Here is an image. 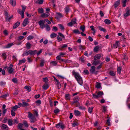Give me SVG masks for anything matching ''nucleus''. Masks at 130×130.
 Masks as SVG:
<instances>
[{"label":"nucleus","instance_id":"nucleus-3","mask_svg":"<svg viewBox=\"0 0 130 130\" xmlns=\"http://www.w3.org/2000/svg\"><path fill=\"white\" fill-rule=\"evenodd\" d=\"M76 24V19H73L68 24V25L70 27H72L73 25Z\"/></svg>","mask_w":130,"mask_h":130},{"label":"nucleus","instance_id":"nucleus-1","mask_svg":"<svg viewBox=\"0 0 130 130\" xmlns=\"http://www.w3.org/2000/svg\"><path fill=\"white\" fill-rule=\"evenodd\" d=\"M72 74L74 76L78 83L80 85L82 86L83 84L82 78L78 73L76 72L74 70L72 71Z\"/></svg>","mask_w":130,"mask_h":130},{"label":"nucleus","instance_id":"nucleus-39","mask_svg":"<svg viewBox=\"0 0 130 130\" xmlns=\"http://www.w3.org/2000/svg\"><path fill=\"white\" fill-rule=\"evenodd\" d=\"M90 28H91V30L92 31H93V32L92 33L93 34V35H94L95 34V33L96 31H95V29L94 28V26H93V25L91 26H90Z\"/></svg>","mask_w":130,"mask_h":130},{"label":"nucleus","instance_id":"nucleus-7","mask_svg":"<svg viewBox=\"0 0 130 130\" xmlns=\"http://www.w3.org/2000/svg\"><path fill=\"white\" fill-rule=\"evenodd\" d=\"M95 67L94 66H92L90 70V72L92 74L94 73L96 75L98 72L97 71H95Z\"/></svg>","mask_w":130,"mask_h":130},{"label":"nucleus","instance_id":"nucleus-32","mask_svg":"<svg viewBox=\"0 0 130 130\" xmlns=\"http://www.w3.org/2000/svg\"><path fill=\"white\" fill-rule=\"evenodd\" d=\"M130 15V12L129 10L127 11L125 13L124 15V17H126L129 15Z\"/></svg>","mask_w":130,"mask_h":130},{"label":"nucleus","instance_id":"nucleus-45","mask_svg":"<svg viewBox=\"0 0 130 130\" xmlns=\"http://www.w3.org/2000/svg\"><path fill=\"white\" fill-rule=\"evenodd\" d=\"M12 120L11 119H9L8 121V124L10 126H11L12 125Z\"/></svg>","mask_w":130,"mask_h":130},{"label":"nucleus","instance_id":"nucleus-43","mask_svg":"<svg viewBox=\"0 0 130 130\" xmlns=\"http://www.w3.org/2000/svg\"><path fill=\"white\" fill-rule=\"evenodd\" d=\"M96 87L98 89L100 88L101 87V84L100 83L97 82Z\"/></svg>","mask_w":130,"mask_h":130},{"label":"nucleus","instance_id":"nucleus-14","mask_svg":"<svg viewBox=\"0 0 130 130\" xmlns=\"http://www.w3.org/2000/svg\"><path fill=\"white\" fill-rule=\"evenodd\" d=\"M1 128L3 130H8V128L7 126L4 124H3L1 126Z\"/></svg>","mask_w":130,"mask_h":130},{"label":"nucleus","instance_id":"nucleus-18","mask_svg":"<svg viewBox=\"0 0 130 130\" xmlns=\"http://www.w3.org/2000/svg\"><path fill=\"white\" fill-rule=\"evenodd\" d=\"M101 57V55L100 54H97L94 56V60H96L98 59H99Z\"/></svg>","mask_w":130,"mask_h":130},{"label":"nucleus","instance_id":"nucleus-62","mask_svg":"<svg viewBox=\"0 0 130 130\" xmlns=\"http://www.w3.org/2000/svg\"><path fill=\"white\" fill-rule=\"evenodd\" d=\"M6 55L5 53H3L2 54V56L4 59H6Z\"/></svg>","mask_w":130,"mask_h":130},{"label":"nucleus","instance_id":"nucleus-48","mask_svg":"<svg viewBox=\"0 0 130 130\" xmlns=\"http://www.w3.org/2000/svg\"><path fill=\"white\" fill-rule=\"evenodd\" d=\"M57 35L56 34L54 33H53L51 34L50 36L51 38H53L56 37Z\"/></svg>","mask_w":130,"mask_h":130},{"label":"nucleus","instance_id":"nucleus-54","mask_svg":"<svg viewBox=\"0 0 130 130\" xmlns=\"http://www.w3.org/2000/svg\"><path fill=\"white\" fill-rule=\"evenodd\" d=\"M57 39L58 40V42H60L62 41V38L60 37L59 36H57Z\"/></svg>","mask_w":130,"mask_h":130},{"label":"nucleus","instance_id":"nucleus-64","mask_svg":"<svg viewBox=\"0 0 130 130\" xmlns=\"http://www.w3.org/2000/svg\"><path fill=\"white\" fill-rule=\"evenodd\" d=\"M100 14L101 17H103L104 16V14L103 13V12L102 11H100Z\"/></svg>","mask_w":130,"mask_h":130},{"label":"nucleus","instance_id":"nucleus-21","mask_svg":"<svg viewBox=\"0 0 130 130\" xmlns=\"http://www.w3.org/2000/svg\"><path fill=\"white\" fill-rule=\"evenodd\" d=\"M74 113L76 116H78L80 114V112L78 110H74Z\"/></svg>","mask_w":130,"mask_h":130},{"label":"nucleus","instance_id":"nucleus-60","mask_svg":"<svg viewBox=\"0 0 130 130\" xmlns=\"http://www.w3.org/2000/svg\"><path fill=\"white\" fill-rule=\"evenodd\" d=\"M48 80L47 78L46 77L43 78V82L46 83L48 82Z\"/></svg>","mask_w":130,"mask_h":130},{"label":"nucleus","instance_id":"nucleus-36","mask_svg":"<svg viewBox=\"0 0 130 130\" xmlns=\"http://www.w3.org/2000/svg\"><path fill=\"white\" fill-rule=\"evenodd\" d=\"M35 102L36 104V105L37 106L40 105L41 103V101L40 100H38L36 101Z\"/></svg>","mask_w":130,"mask_h":130},{"label":"nucleus","instance_id":"nucleus-26","mask_svg":"<svg viewBox=\"0 0 130 130\" xmlns=\"http://www.w3.org/2000/svg\"><path fill=\"white\" fill-rule=\"evenodd\" d=\"M122 3L123 4L122 6L123 7H125L126 6V2L128 1V0H122Z\"/></svg>","mask_w":130,"mask_h":130},{"label":"nucleus","instance_id":"nucleus-20","mask_svg":"<svg viewBox=\"0 0 130 130\" xmlns=\"http://www.w3.org/2000/svg\"><path fill=\"white\" fill-rule=\"evenodd\" d=\"M65 12L66 13V14H68L70 10V8L68 6H67L64 9Z\"/></svg>","mask_w":130,"mask_h":130},{"label":"nucleus","instance_id":"nucleus-30","mask_svg":"<svg viewBox=\"0 0 130 130\" xmlns=\"http://www.w3.org/2000/svg\"><path fill=\"white\" fill-rule=\"evenodd\" d=\"M13 45V43H9L5 46V48H9Z\"/></svg>","mask_w":130,"mask_h":130},{"label":"nucleus","instance_id":"nucleus-13","mask_svg":"<svg viewBox=\"0 0 130 130\" xmlns=\"http://www.w3.org/2000/svg\"><path fill=\"white\" fill-rule=\"evenodd\" d=\"M50 15L49 13L48 12H46L44 13H43L41 14V17L44 18L47 17Z\"/></svg>","mask_w":130,"mask_h":130},{"label":"nucleus","instance_id":"nucleus-35","mask_svg":"<svg viewBox=\"0 0 130 130\" xmlns=\"http://www.w3.org/2000/svg\"><path fill=\"white\" fill-rule=\"evenodd\" d=\"M31 45L29 42H27L26 44V47L28 49H30L31 47Z\"/></svg>","mask_w":130,"mask_h":130},{"label":"nucleus","instance_id":"nucleus-15","mask_svg":"<svg viewBox=\"0 0 130 130\" xmlns=\"http://www.w3.org/2000/svg\"><path fill=\"white\" fill-rule=\"evenodd\" d=\"M122 59L124 61H127L128 59V58L127 56V54L126 53H125L123 55Z\"/></svg>","mask_w":130,"mask_h":130},{"label":"nucleus","instance_id":"nucleus-41","mask_svg":"<svg viewBox=\"0 0 130 130\" xmlns=\"http://www.w3.org/2000/svg\"><path fill=\"white\" fill-rule=\"evenodd\" d=\"M13 17V16L12 15L9 18H8V17H6V21L10 22V21L11 19Z\"/></svg>","mask_w":130,"mask_h":130},{"label":"nucleus","instance_id":"nucleus-40","mask_svg":"<svg viewBox=\"0 0 130 130\" xmlns=\"http://www.w3.org/2000/svg\"><path fill=\"white\" fill-rule=\"evenodd\" d=\"M44 27H45L46 30H47L49 31L50 30V28L48 24H46L44 25Z\"/></svg>","mask_w":130,"mask_h":130},{"label":"nucleus","instance_id":"nucleus-31","mask_svg":"<svg viewBox=\"0 0 130 130\" xmlns=\"http://www.w3.org/2000/svg\"><path fill=\"white\" fill-rule=\"evenodd\" d=\"M49 87L47 84H45L42 86L43 89L45 90H46Z\"/></svg>","mask_w":130,"mask_h":130},{"label":"nucleus","instance_id":"nucleus-53","mask_svg":"<svg viewBox=\"0 0 130 130\" xmlns=\"http://www.w3.org/2000/svg\"><path fill=\"white\" fill-rule=\"evenodd\" d=\"M63 62H64L65 63L68 62V60H65L63 59H61L59 61V62L60 63H61Z\"/></svg>","mask_w":130,"mask_h":130},{"label":"nucleus","instance_id":"nucleus-52","mask_svg":"<svg viewBox=\"0 0 130 130\" xmlns=\"http://www.w3.org/2000/svg\"><path fill=\"white\" fill-rule=\"evenodd\" d=\"M93 108V107H92L91 108L89 107V108L88 109V111L90 113H91L92 112Z\"/></svg>","mask_w":130,"mask_h":130},{"label":"nucleus","instance_id":"nucleus-16","mask_svg":"<svg viewBox=\"0 0 130 130\" xmlns=\"http://www.w3.org/2000/svg\"><path fill=\"white\" fill-rule=\"evenodd\" d=\"M20 23L19 21H17L14 24V25L13 27V29H15L20 24Z\"/></svg>","mask_w":130,"mask_h":130},{"label":"nucleus","instance_id":"nucleus-34","mask_svg":"<svg viewBox=\"0 0 130 130\" xmlns=\"http://www.w3.org/2000/svg\"><path fill=\"white\" fill-rule=\"evenodd\" d=\"M80 29L82 31L84 32L85 29V27L84 25H82L80 27Z\"/></svg>","mask_w":130,"mask_h":130},{"label":"nucleus","instance_id":"nucleus-38","mask_svg":"<svg viewBox=\"0 0 130 130\" xmlns=\"http://www.w3.org/2000/svg\"><path fill=\"white\" fill-rule=\"evenodd\" d=\"M104 22L106 24H109L111 23V21L110 20L106 19L105 20Z\"/></svg>","mask_w":130,"mask_h":130},{"label":"nucleus","instance_id":"nucleus-27","mask_svg":"<svg viewBox=\"0 0 130 130\" xmlns=\"http://www.w3.org/2000/svg\"><path fill=\"white\" fill-rule=\"evenodd\" d=\"M98 28L101 31H103L104 32H106V30L105 29L103 28L101 26H99Z\"/></svg>","mask_w":130,"mask_h":130},{"label":"nucleus","instance_id":"nucleus-25","mask_svg":"<svg viewBox=\"0 0 130 130\" xmlns=\"http://www.w3.org/2000/svg\"><path fill=\"white\" fill-rule=\"evenodd\" d=\"M44 1V0H38L35 2V3L38 4H41L43 3Z\"/></svg>","mask_w":130,"mask_h":130},{"label":"nucleus","instance_id":"nucleus-42","mask_svg":"<svg viewBox=\"0 0 130 130\" xmlns=\"http://www.w3.org/2000/svg\"><path fill=\"white\" fill-rule=\"evenodd\" d=\"M109 74L110 75L112 76L115 75V73L112 71H111L109 72Z\"/></svg>","mask_w":130,"mask_h":130},{"label":"nucleus","instance_id":"nucleus-37","mask_svg":"<svg viewBox=\"0 0 130 130\" xmlns=\"http://www.w3.org/2000/svg\"><path fill=\"white\" fill-rule=\"evenodd\" d=\"M70 96L69 94H66L65 96V98L66 100L70 99Z\"/></svg>","mask_w":130,"mask_h":130},{"label":"nucleus","instance_id":"nucleus-19","mask_svg":"<svg viewBox=\"0 0 130 130\" xmlns=\"http://www.w3.org/2000/svg\"><path fill=\"white\" fill-rule=\"evenodd\" d=\"M120 0H118L115 3V4L114 5L115 7V8H116L118 5L120 4Z\"/></svg>","mask_w":130,"mask_h":130},{"label":"nucleus","instance_id":"nucleus-55","mask_svg":"<svg viewBox=\"0 0 130 130\" xmlns=\"http://www.w3.org/2000/svg\"><path fill=\"white\" fill-rule=\"evenodd\" d=\"M24 38V37L22 36H20L18 37V39L19 41H21Z\"/></svg>","mask_w":130,"mask_h":130},{"label":"nucleus","instance_id":"nucleus-11","mask_svg":"<svg viewBox=\"0 0 130 130\" xmlns=\"http://www.w3.org/2000/svg\"><path fill=\"white\" fill-rule=\"evenodd\" d=\"M120 46V43L119 41H116L115 43L113 45V47L115 48H117L119 47Z\"/></svg>","mask_w":130,"mask_h":130},{"label":"nucleus","instance_id":"nucleus-50","mask_svg":"<svg viewBox=\"0 0 130 130\" xmlns=\"http://www.w3.org/2000/svg\"><path fill=\"white\" fill-rule=\"evenodd\" d=\"M25 89H26L29 92L31 90L30 89L31 87L29 86H25Z\"/></svg>","mask_w":130,"mask_h":130},{"label":"nucleus","instance_id":"nucleus-23","mask_svg":"<svg viewBox=\"0 0 130 130\" xmlns=\"http://www.w3.org/2000/svg\"><path fill=\"white\" fill-rule=\"evenodd\" d=\"M53 77L54 79L55 82L56 83H56L57 85L61 84L59 81L56 78L55 76H53Z\"/></svg>","mask_w":130,"mask_h":130},{"label":"nucleus","instance_id":"nucleus-28","mask_svg":"<svg viewBox=\"0 0 130 130\" xmlns=\"http://www.w3.org/2000/svg\"><path fill=\"white\" fill-rule=\"evenodd\" d=\"M73 33L75 34H80V31L78 29H74L73 30Z\"/></svg>","mask_w":130,"mask_h":130},{"label":"nucleus","instance_id":"nucleus-56","mask_svg":"<svg viewBox=\"0 0 130 130\" xmlns=\"http://www.w3.org/2000/svg\"><path fill=\"white\" fill-rule=\"evenodd\" d=\"M11 114L12 116H14L15 115V112L13 110H11Z\"/></svg>","mask_w":130,"mask_h":130},{"label":"nucleus","instance_id":"nucleus-58","mask_svg":"<svg viewBox=\"0 0 130 130\" xmlns=\"http://www.w3.org/2000/svg\"><path fill=\"white\" fill-rule=\"evenodd\" d=\"M23 126V124L21 123H19L18 125V128L20 129H21L22 128Z\"/></svg>","mask_w":130,"mask_h":130},{"label":"nucleus","instance_id":"nucleus-33","mask_svg":"<svg viewBox=\"0 0 130 130\" xmlns=\"http://www.w3.org/2000/svg\"><path fill=\"white\" fill-rule=\"evenodd\" d=\"M40 66L41 67H42L44 64V59L40 60Z\"/></svg>","mask_w":130,"mask_h":130},{"label":"nucleus","instance_id":"nucleus-61","mask_svg":"<svg viewBox=\"0 0 130 130\" xmlns=\"http://www.w3.org/2000/svg\"><path fill=\"white\" fill-rule=\"evenodd\" d=\"M60 110L58 109H57L54 110V112L56 114H57L60 112Z\"/></svg>","mask_w":130,"mask_h":130},{"label":"nucleus","instance_id":"nucleus-63","mask_svg":"<svg viewBox=\"0 0 130 130\" xmlns=\"http://www.w3.org/2000/svg\"><path fill=\"white\" fill-rule=\"evenodd\" d=\"M6 84V82H4L1 81L0 82V85L2 86Z\"/></svg>","mask_w":130,"mask_h":130},{"label":"nucleus","instance_id":"nucleus-46","mask_svg":"<svg viewBox=\"0 0 130 130\" xmlns=\"http://www.w3.org/2000/svg\"><path fill=\"white\" fill-rule=\"evenodd\" d=\"M38 12L40 13H42L43 12V10L42 8H39L38 9Z\"/></svg>","mask_w":130,"mask_h":130},{"label":"nucleus","instance_id":"nucleus-57","mask_svg":"<svg viewBox=\"0 0 130 130\" xmlns=\"http://www.w3.org/2000/svg\"><path fill=\"white\" fill-rule=\"evenodd\" d=\"M121 67H120L117 69V72L119 74H120L121 73Z\"/></svg>","mask_w":130,"mask_h":130},{"label":"nucleus","instance_id":"nucleus-12","mask_svg":"<svg viewBox=\"0 0 130 130\" xmlns=\"http://www.w3.org/2000/svg\"><path fill=\"white\" fill-rule=\"evenodd\" d=\"M28 117L29 118L31 122H32V114L30 112H28Z\"/></svg>","mask_w":130,"mask_h":130},{"label":"nucleus","instance_id":"nucleus-9","mask_svg":"<svg viewBox=\"0 0 130 130\" xmlns=\"http://www.w3.org/2000/svg\"><path fill=\"white\" fill-rule=\"evenodd\" d=\"M56 127L58 128H60L62 129H63L64 128V126L61 123H59L56 125Z\"/></svg>","mask_w":130,"mask_h":130},{"label":"nucleus","instance_id":"nucleus-4","mask_svg":"<svg viewBox=\"0 0 130 130\" xmlns=\"http://www.w3.org/2000/svg\"><path fill=\"white\" fill-rule=\"evenodd\" d=\"M18 105L19 106H20V107L21 106L22 107H25L29 106V104L25 102H23L22 103H18Z\"/></svg>","mask_w":130,"mask_h":130},{"label":"nucleus","instance_id":"nucleus-5","mask_svg":"<svg viewBox=\"0 0 130 130\" xmlns=\"http://www.w3.org/2000/svg\"><path fill=\"white\" fill-rule=\"evenodd\" d=\"M12 67L13 65L11 64L10 65L9 67L7 69L8 72L9 74H11L13 73L14 69L12 68Z\"/></svg>","mask_w":130,"mask_h":130},{"label":"nucleus","instance_id":"nucleus-59","mask_svg":"<svg viewBox=\"0 0 130 130\" xmlns=\"http://www.w3.org/2000/svg\"><path fill=\"white\" fill-rule=\"evenodd\" d=\"M58 25L60 29L61 30H64V28L62 24H59Z\"/></svg>","mask_w":130,"mask_h":130},{"label":"nucleus","instance_id":"nucleus-47","mask_svg":"<svg viewBox=\"0 0 130 130\" xmlns=\"http://www.w3.org/2000/svg\"><path fill=\"white\" fill-rule=\"evenodd\" d=\"M92 96L93 98L94 99H98L99 98L98 96V94L96 95L95 94H92Z\"/></svg>","mask_w":130,"mask_h":130},{"label":"nucleus","instance_id":"nucleus-22","mask_svg":"<svg viewBox=\"0 0 130 130\" xmlns=\"http://www.w3.org/2000/svg\"><path fill=\"white\" fill-rule=\"evenodd\" d=\"M99 47L98 45H97L93 49L94 52L98 53V51L99 50Z\"/></svg>","mask_w":130,"mask_h":130},{"label":"nucleus","instance_id":"nucleus-8","mask_svg":"<svg viewBox=\"0 0 130 130\" xmlns=\"http://www.w3.org/2000/svg\"><path fill=\"white\" fill-rule=\"evenodd\" d=\"M34 116L33 115V122H34L36 121V118L35 117H34V116H35L36 117H37L38 115V111H37L36 110H34Z\"/></svg>","mask_w":130,"mask_h":130},{"label":"nucleus","instance_id":"nucleus-51","mask_svg":"<svg viewBox=\"0 0 130 130\" xmlns=\"http://www.w3.org/2000/svg\"><path fill=\"white\" fill-rule=\"evenodd\" d=\"M79 49L81 50H83L85 49L84 48V46H83L81 45H79Z\"/></svg>","mask_w":130,"mask_h":130},{"label":"nucleus","instance_id":"nucleus-44","mask_svg":"<svg viewBox=\"0 0 130 130\" xmlns=\"http://www.w3.org/2000/svg\"><path fill=\"white\" fill-rule=\"evenodd\" d=\"M97 94L98 95V96L99 97H100V96H102L103 95V92L101 91H99L97 93Z\"/></svg>","mask_w":130,"mask_h":130},{"label":"nucleus","instance_id":"nucleus-17","mask_svg":"<svg viewBox=\"0 0 130 130\" xmlns=\"http://www.w3.org/2000/svg\"><path fill=\"white\" fill-rule=\"evenodd\" d=\"M10 3L14 7L15 6L16 2L15 0H10Z\"/></svg>","mask_w":130,"mask_h":130},{"label":"nucleus","instance_id":"nucleus-10","mask_svg":"<svg viewBox=\"0 0 130 130\" xmlns=\"http://www.w3.org/2000/svg\"><path fill=\"white\" fill-rule=\"evenodd\" d=\"M28 18L25 19L22 23V25L23 27L26 26L28 23Z\"/></svg>","mask_w":130,"mask_h":130},{"label":"nucleus","instance_id":"nucleus-24","mask_svg":"<svg viewBox=\"0 0 130 130\" xmlns=\"http://www.w3.org/2000/svg\"><path fill=\"white\" fill-rule=\"evenodd\" d=\"M26 59L25 58H23V59L19 61L18 64H21L22 63H24L26 61Z\"/></svg>","mask_w":130,"mask_h":130},{"label":"nucleus","instance_id":"nucleus-6","mask_svg":"<svg viewBox=\"0 0 130 130\" xmlns=\"http://www.w3.org/2000/svg\"><path fill=\"white\" fill-rule=\"evenodd\" d=\"M45 21L43 20H41L38 22L39 25H40V27L42 29H43L44 27Z\"/></svg>","mask_w":130,"mask_h":130},{"label":"nucleus","instance_id":"nucleus-29","mask_svg":"<svg viewBox=\"0 0 130 130\" xmlns=\"http://www.w3.org/2000/svg\"><path fill=\"white\" fill-rule=\"evenodd\" d=\"M20 107V106H18L17 105H15V106H13L12 108V110H13L15 111L18 108H19Z\"/></svg>","mask_w":130,"mask_h":130},{"label":"nucleus","instance_id":"nucleus-49","mask_svg":"<svg viewBox=\"0 0 130 130\" xmlns=\"http://www.w3.org/2000/svg\"><path fill=\"white\" fill-rule=\"evenodd\" d=\"M12 81L15 83H17L18 82V80L16 78H13L12 79Z\"/></svg>","mask_w":130,"mask_h":130},{"label":"nucleus","instance_id":"nucleus-2","mask_svg":"<svg viewBox=\"0 0 130 130\" xmlns=\"http://www.w3.org/2000/svg\"><path fill=\"white\" fill-rule=\"evenodd\" d=\"M29 54L31 55H32V50H27L25 51L22 55V56H27Z\"/></svg>","mask_w":130,"mask_h":130}]
</instances>
